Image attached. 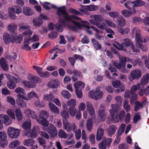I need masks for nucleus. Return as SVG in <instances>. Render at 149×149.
<instances>
[{"label":"nucleus","instance_id":"nucleus-1","mask_svg":"<svg viewBox=\"0 0 149 149\" xmlns=\"http://www.w3.org/2000/svg\"><path fill=\"white\" fill-rule=\"evenodd\" d=\"M111 107L112 109L110 110V112L112 119L116 120L117 121L123 119L125 114V111H121L118 114V112L120 110V107L118 104H112Z\"/></svg>","mask_w":149,"mask_h":149},{"label":"nucleus","instance_id":"nucleus-2","mask_svg":"<svg viewBox=\"0 0 149 149\" xmlns=\"http://www.w3.org/2000/svg\"><path fill=\"white\" fill-rule=\"evenodd\" d=\"M73 19L78 20H81V19L79 17L74 15H69L68 18L65 17V19L67 20V22H71L79 29H81L84 27L88 29H90V27L89 26V24L88 22L81 20V22L82 24H81L79 22L73 20H72Z\"/></svg>","mask_w":149,"mask_h":149},{"label":"nucleus","instance_id":"nucleus-3","mask_svg":"<svg viewBox=\"0 0 149 149\" xmlns=\"http://www.w3.org/2000/svg\"><path fill=\"white\" fill-rule=\"evenodd\" d=\"M134 32L135 33L136 41L135 47L138 48L139 49L140 48L143 51H146L147 48L146 47L143 45V40H144V42H146L148 41V40H146L145 38L141 37L140 32L139 29L134 28L132 31V33H134Z\"/></svg>","mask_w":149,"mask_h":149},{"label":"nucleus","instance_id":"nucleus-4","mask_svg":"<svg viewBox=\"0 0 149 149\" xmlns=\"http://www.w3.org/2000/svg\"><path fill=\"white\" fill-rule=\"evenodd\" d=\"M48 114L46 111L43 110L40 112L38 118L37 119V121L44 127H47L49 125L48 118Z\"/></svg>","mask_w":149,"mask_h":149},{"label":"nucleus","instance_id":"nucleus-5","mask_svg":"<svg viewBox=\"0 0 149 149\" xmlns=\"http://www.w3.org/2000/svg\"><path fill=\"white\" fill-rule=\"evenodd\" d=\"M57 15L59 16H61V14L64 15V19H60L59 20V22L63 24H65V22H67V20L65 19L68 18L69 15L67 13L66 9V7L65 6H63L57 8Z\"/></svg>","mask_w":149,"mask_h":149},{"label":"nucleus","instance_id":"nucleus-6","mask_svg":"<svg viewBox=\"0 0 149 149\" xmlns=\"http://www.w3.org/2000/svg\"><path fill=\"white\" fill-rule=\"evenodd\" d=\"M5 76L8 79V81L7 82V85L8 87L10 89H14L16 87V84L18 82V79L15 77L5 74Z\"/></svg>","mask_w":149,"mask_h":149},{"label":"nucleus","instance_id":"nucleus-7","mask_svg":"<svg viewBox=\"0 0 149 149\" xmlns=\"http://www.w3.org/2000/svg\"><path fill=\"white\" fill-rule=\"evenodd\" d=\"M127 61V57H123L119 59V63H117L114 62L113 63L116 68L118 69L122 68L123 69V72H126V71L124 69V68L125 67Z\"/></svg>","mask_w":149,"mask_h":149},{"label":"nucleus","instance_id":"nucleus-8","mask_svg":"<svg viewBox=\"0 0 149 149\" xmlns=\"http://www.w3.org/2000/svg\"><path fill=\"white\" fill-rule=\"evenodd\" d=\"M17 97L18 98L16 100V103L17 105L21 107L25 108L26 106V102L22 100H29V98L20 94H18Z\"/></svg>","mask_w":149,"mask_h":149},{"label":"nucleus","instance_id":"nucleus-9","mask_svg":"<svg viewBox=\"0 0 149 149\" xmlns=\"http://www.w3.org/2000/svg\"><path fill=\"white\" fill-rule=\"evenodd\" d=\"M76 102L75 100L71 99L67 102L68 105L69 107L70 113L72 116H74L76 114Z\"/></svg>","mask_w":149,"mask_h":149},{"label":"nucleus","instance_id":"nucleus-10","mask_svg":"<svg viewBox=\"0 0 149 149\" xmlns=\"http://www.w3.org/2000/svg\"><path fill=\"white\" fill-rule=\"evenodd\" d=\"M122 44L123 47L124 46L126 47L131 46L133 52L138 53L140 52V50L138 48L136 47L131 40L125 38L124 39Z\"/></svg>","mask_w":149,"mask_h":149},{"label":"nucleus","instance_id":"nucleus-11","mask_svg":"<svg viewBox=\"0 0 149 149\" xmlns=\"http://www.w3.org/2000/svg\"><path fill=\"white\" fill-rule=\"evenodd\" d=\"M9 136L11 138H16L20 134V130L12 127H9L8 130Z\"/></svg>","mask_w":149,"mask_h":149},{"label":"nucleus","instance_id":"nucleus-12","mask_svg":"<svg viewBox=\"0 0 149 149\" xmlns=\"http://www.w3.org/2000/svg\"><path fill=\"white\" fill-rule=\"evenodd\" d=\"M63 128L68 132H70L73 130V132L76 130V125L75 124L69 123L67 120H65L63 121Z\"/></svg>","mask_w":149,"mask_h":149},{"label":"nucleus","instance_id":"nucleus-13","mask_svg":"<svg viewBox=\"0 0 149 149\" xmlns=\"http://www.w3.org/2000/svg\"><path fill=\"white\" fill-rule=\"evenodd\" d=\"M89 95L92 99L95 100H100L103 96L102 92L99 90L95 91H91L89 93Z\"/></svg>","mask_w":149,"mask_h":149},{"label":"nucleus","instance_id":"nucleus-14","mask_svg":"<svg viewBox=\"0 0 149 149\" xmlns=\"http://www.w3.org/2000/svg\"><path fill=\"white\" fill-rule=\"evenodd\" d=\"M112 141V139L110 138L103 139L98 144L100 149H106L107 147L110 146Z\"/></svg>","mask_w":149,"mask_h":149},{"label":"nucleus","instance_id":"nucleus-15","mask_svg":"<svg viewBox=\"0 0 149 149\" xmlns=\"http://www.w3.org/2000/svg\"><path fill=\"white\" fill-rule=\"evenodd\" d=\"M130 75L131 78H129V79L132 81L134 80L140 78L141 76V73L140 70L135 69L131 72Z\"/></svg>","mask_w":149,"mask_h":149},{"label":"nucleus","instance_id":"nucleus-16","mask_svg":"<svg viewBox=\"0 0 149 149\" xmlns=\"http://www.w3.org/2000/svg\"><path fill=\"white\" fill-rule=\"evenodd\" d=\"M46 130L51 137H54L57 136V131L53 125H50Z\"/></svg>","mask_w":149,"mask_h":149},{"label":"nucleus","instance_id":"nucleus-17","mask_svg":"<svg viewBox=\"0 0 149 149\" xmlns=\"http://www.w3.org/2000/svg\"><path fill=\"white\" fill-rule=\"evenodd\" d=\"M3 39L5 43L8 45L10 42H14L15 40L14 37L11 36L7 33L3 35Z\"/></svg>","mask_w":149,"mask_h":149},{"label":"nucleus","instance_id":"nucleus-18","mask_svg":"<svg viewBox=\"0 0 149 149\" xmlns=\"http://www.w3.org/2000/svg\"><path fill=\"white\" fill-rule=\"evenodd\" d=\"M10 117L7 115L3 114H0V122L6 125H8L11 123V120H10Z\"/></svg>","mask_w":149,"mask_h":149},{"label":"nucleus","instance_id":"nucleus-19","mask_svg":"<svg viewBox=\"0 0 149 149\" xmlns=\"http://www.w3.org/2000/svg\"><path fill=\"white\" fill-rule=\"evenodd\" d=\"M102 16L100 15H95L94 16V19L90 20L89 22L94 25L98 24L102 20Z\"/></svg>","mask_w":149,"mask_h":149},{"label":"nucleus","instance_id":"nucleus-20","mask_svg":"<svg viewBox=\"0 0 149 149\" xmlns=\"http://www.w3.org/2000/svg\"><path fill=\"white\" fill-rule=\"evenodd\" d=\"M28 79L33 84L39 83L41 81V79L40 77L35 76L31 74L28 75Z\"/></svg>","mask_w":149,"mask_h":149},{"label":"nucleus","instance_id":"nucleus-21","mask_svg":"<svg viewBox=\"0 0 149 149\" xmlns=\"http://www.w3.org/2000/svg\"><path fill=\"white\" fill-rule=\"evenodd\" d=\"M40 132L39 127L38 126L34 127L30 133V136L32 138H34L37 136L38 134Z\"/></svg>","mask_w":149,"mask_h":149},{"label":"nucleus","instance_id":"nucleus-22","mask_svg":"<svg viewBox=\"0 0 149 149\" xmlns=\"http://www.w3.org/2000/svg\"><path fill=\"white\" fill-rule=\"evenodd\" d=\"M60 84L59 81L57 79H54L51 82H48L47 85L50 88H57Z\"/></svg>","mask_w":149,"mask_h":149},{"label":"nucleus","instance_id":"nucleus-23","mask_svg":"<svg viewBox=\"0 0 149 149\" xmlns=\"http://www.w3.org/2000/svg\"><path fill=\"white\" fill-rule=\"evenodd\" d=\"M117 129V127L114 125H110L107 129L108 136L109 137L111 136L115 133Z\"/></svg>","mask_w":149,"mask_h":149},{"label":"nucleus","instance_id":"nucleus-24","mask_svg":"<svg viewBox=\"0 0 149 149\" xmlns=\"http://www.w3.org/2000/svg\"><path fill=\"white\" fill-rule=\"evenodd\" d=\"M104 130L101 127L98 128L97 130L96 135V140L98 141L101 140L103 136Z\"/></svg>","mask_w":149,"mask_h":149},{"label":"nucleus","instance_id":"nucleus-25","mask_svg":"<svg viewBox=\"0 0 149 149\" xmlns=\"http://www.w3.org/2000/svg\"><path fill=\"white\" fill-rule=\"evenodd\" d=\"M49 106L52 112L57 114H58L59 113L58 109L54 104L49 102Z\"/></svg>","mask_w":149,"mask_h":149},{"label":"nucleus","instance_id":"nucleus-26","mask_svg":"<svg viewBox=\"0 0 149 149\" xmlns=\"http://www.w3.org/2000/svg\"><path fill=\"white\" fill-rule=\"evenodd\" d=\"M86 105L87 109L89 114L91 115H93L94 114V109L92 104L91 102H86Z\"/></svg>","mask_w":149,"mask_h":149},{"label":"nucleus","instance_id":"nucleus-27","mask_svg":"<svg viewBox=\"0 0 149 149\" xmlns=\"http://www.w3.org/2000/svg\"><path fill=\"white\" fill-rule=\"evenodd\" d=\"M23 13L26 15L30 16L32 15L34 13L30 8L26 7H24L23 8Z\"/></svg>","mask_w":149,"mask_h":149},{"label":"nucleus","instance_id":"nucleus-28","mask_svg":"<svg viewBox=\"0 0 149 149\" xmlns=\"http://www.w3.org/2000/svg\"><path fill=\"white\" fill-rule=\"evenodd\" d=\"M0 63L1 66L3 70L5 71L8 70V64L6 62L5 59L1 58L0 59Z\"/></svg>","mask_w":149,"mask_h":149},{"label":"nucleus","instance_id":"nucleus-29","mask_svg":"<svg viewBox=\"0 0 149 149\" xmlns=\"http://www.w3.org/2000/svg\"><path fill=\"white\" fill-rule=\"evenodd\" d=\"M15 113L16 118L18 121H20L23 119L22 113L19 108H16L15 109Z\"/></svg>","mask_w":149,"mask_h":149},{"label":"nucleus","instance_id":"nucleus-30","mask_svg":"<svg viewBox=\"0 0 149 149\" xmlns=\"http://www.w3.org/2000/svg\"><path fill=\"white\" fill-rule=\"evenodd\" d=\"M105 108L102 106H100L99 111V116L102 118H106V113L105 111Z\"/></svg>","mask_w":149,"mask_h":149},{"label":"nucleus","instance_id":"nucleus-31","mask_svg":"<svg viewBox=\"0 0 149 149\" xmlns=\"http://www.w3.org/2000/svg\"><path fill=\"white\" fill-rule=\"evenodd\" d=\"M149 80V74L147 73L143 77L141 80V83L142 86L146 85Z\"/></svg>","mask_w":149,"mask_h":149},{"label":"nucleus","instance_id":"nucleus-32","mask_svg":"<svg viewBox=\"0 0 149 149\" xmlns=\"http://www.w3.org/2000/svg\"><path fill=\"white\" fill-rule=\"evenodd\" d=\"M75 88L80 89L84 88L85 87V84L81 81H77L74 84Z\"/></svg>","mask_w":149,"mask_h":149},{"label":"nucleus","instance_id":"nucleus-33","mask_svg":"<svg viewBox=\"0 0 149 149\" xmlns=\"http://www.w3.org/2000/svg\"><path fill=\"white\" fill-rule=\"evenodd\" d=\"M22 127L23 128L26 130H29L31 127L30 121H26L22 124Z\"/></svg>","mask_w":149,"mask_h":149},{"label":"nucleus","instance_id":"nucleus-34","mask_svg":"<svg viewBox=\"0 0 149 149\" xmlns=\"http://www.w3.org/2000/svg\"><path fill=\"white\" fill-rule=\"evenodd\" d=\"M91 40L94 48L96 50H99L101 48V45L94 38H92Z\"/></svg>","mask_w":149,"mask_h":149},{"label":"nucleus","instance_id":"nucleus-35","mask_svg":"<svg viewBox=\"0 0 149 149\" xmlns=\"http://www.w3.org/2000/svg\"><path fill=\"white\" fill-rule=\"evenodd\" d=\"M141 86L140 84H138L136 85H134L132 86L130 90V94H135L136 91L139 89Z\"/></svg>","mask_w":149,"mask_h":149},{"label":"nucleus","instance_id":"nucleus-36","mask_svg":"<svg viewBox=\"0 0 149 149\" xmlns=\"http://www.w3.org/2000/svg\"><path fill=\"white\" fill-rule=\"evenodd\" d=\"M134 7H141L145 5V2L141 0H136L134 1Z\"/></svg>","mask_w":149,"mask_h":149},{"label":"nucleus","instance_id":"nucleus-37","mask_svg":"<svg viewBox=\"0 0 149 149\" xmlns=\"http://www.w3.org/2000/svg\"><path fill=\"white\" fill-rule=\"evenodd\" d=\"M118 30L122 35L127 34L130 31L129 28H126L124 29L121 26L118 27Z\"/></svg>","mask_w":149,"mask_h":149},{"label":"nucleus","instance_id":"nucleus-38","mask_svg":"<svg viewBox=\"0 0 149 149\" xmlns=\"http://www.w3.org/2000/svg\"><path fill=\"white\" fill-rule=\"evenodd\" d=\"M129 102L128 100L125 99L124 100L123 107L124 109L127 112L130 111V105L128 104Z\"/></svg>","mask_w":149,"mask_h":149},{"label":"nucleus","instance_id":"nucleus-39","mask_svg":"<svg viewBox=\"0 0 149 149\" xmlns=\"http://www.w3.org/2000/svg\"><path fill=\"white\" fill-rule=\"evenodd\" d=\"M134 1H128L124 4L125 6L127 8L130 10H131L132 9V7H134Z\"/></svg>","mask_w":149,"mask_h":149},{"label":"nucleus","instance_id":"nucleus-40","mask_svg":"<svg viewBox=\"0 0 149 149\" xmlns=\"http://www.w3.org/2000/svg\"><path fill=\"white\" fill-rule=\"evenodd\" d=\"M134 104V111H138L140 108H142L143 107V104L139 101H136Z\"/></svg>","mask_w":149,"mask_h":149},{"label":"nucleus","instance_id":"nucleus-41","mask_svg":"<svg viewBox=\"0 0 149 149\" xmlns=\"http://www.w3.org/2000/svg\"><path fill=\"white\" fill-rule=\"evenodd\" d=\"M21 7L18 6H14L13 7H11V10L14 13L18 14L20 13L22 11Z\"/></svg>","mask_w":149,"mask_h":149},{"label":"nucleus","instance_id":"nucleus-42","mask_svg":"<svg viewBox=\"0 0 149 149\" xmlns=\"http://www.w3.org/2000/svg\"><path fill=\"white\" fill-rule=\"evenodd\" d=\"M117 22L120 26H123L125 24V19L122 16H120L117 19Z\"/></svg>","mask_w":149,"mask_h":149},{"label":"nucleus","instance_id":"nucleus-43","mask_svg":"<svg viewBox=\"0 0 149 149\" xmlns=\"http://www.w3.org/2000/svg\"><path fill=\"white\" fill-rule=\"evenodd\" d=\"M17 25L15 23H12L9 24L8 27V29L10 31L14 32L16 30Z\"/></svg>","mask_w":149,"mask_h":149},{"label":"nucleus","instance_id":"nucleus-44","mask_svg":"<svg viewBox=\"0 0 149 149\" xmlns=\"http://www.w3.org/2000/svg\"><path fill=\"white\" fill-rule=\"evenodd\" d=\"M54 98V96L52 94L50 93L49 94H47L44 95V99L45 100H47L49 102H51Z\"/></svg>","mask_w":149,"mask_h":149},{"label":"nucleus","instance_id":"nucleus-45","mask_svg":"<svg viewBox=\"0 0 149 149\" xmlns=\"http://www.w3.org/2000/svg\"><path fill=\"white\" fill-rule=\"evenodd\" d=\"M61 95L67 99H69L70 98V93L66 90H63L61 92Z\"/></svg>","mask_w":149,"mask_h":149},{"label":"nucleus","instance_id":"nucleus-46","mask_svg":"<svg viewBox=\"0 0 149 149\" xmlns=\"http://www.w3.org/2000/svg\"><path fill=\"white\" fill-rule=\"evenodd\" d=\"M93 126V122L92 120L91 119H89L88 120L86 123V126L87 130L90 131L92 129Z\"/></svg>","mask_w":149,"mask_h":149},{"label":"nucleus","instance_id":"nucleus-47","mask_svg":"<svg viewBox=\"0 0 149 149\" xmlns=\"http://www.w3.org/2000/svg\"><path fill=\"white\" fill-rule=\"evenodd\" d=\"M19 142L17 140H16L11 142L9 145V147L10 148H14L16 147L18 145H19Z\"/></svg>","mask_w":149,"mask_h":149},{"label":"nucleus","instance_id":"nucleus-48","mask_svg":"<svg viewBox=\"0 0 149 149\" xmlns=\"http://www.w3.org/2000/svg\"><path fill=\"white\" fill-rule=\"evenodd\" d=\"M33 22V25L36 27H39L42 24V21L39 19H34Z\"/></svg>","mask_w":149,"mask_h":149},{"label":"nucleus","instance_id":"nucleus-49","mask_svg":"<svg viewBox=\"0 0 149 149\" xmlns=\"http://www.w3.org/2000/svg\"><path fill=\"white\" fill-rule=\"evenodd\" d=\"M61 115L63 118V121L64 120H67L69 118V115L68 113L65 111L63 110L61 113Z\"/></svg>","mask_w":149,"mask_h":149},{"label":"nucleus","instance_id":"nucleus-50","mask_svg":"<svg viewBox=\"0 0 149 149\" xmlns=\"http://www.w3.org/2000/svg\"><path fill=\"white\" fill-rule=\"evenodd\" d=\"M131 95L130 97V103L131 104H133L134 101L137 99L138 95L136 94H131Z\"/></svg>","mask_w":149,"mask_h":149},{"label":"nucleus","instance_id":"nucleus-51","mask_svg":"<svg viewBox=\"0 0 149 149\" xmlns=\"http://www.w3.org/2000/svg\"><path fill=\"white\" fill-rule=\"evenodd\" d=\"M59 137L61 138H66L67 137V134L65 131L63 130H60L58 134Z\"/></svg>","mask_w":149,"mask_h":149},{"label":"nucleus","instance_id":"nucleus-52","mask_svg":"<svg viewBox=\"0 0 149 149\" xmlns=\"http://www.w3.org/2000/svg\"><path fill=\"white\" fill-rule=\"evenodd\" d=\"M58 33L56 31H53L52 32L48 34L49 38L54 39L56 38L58 36Z\"/></svg>","mask_w":149,"mask_h":149},{"label":"nucleus","instance_id":"nucleus-53","mask_svg":"<svg viewBox=\"0 0 149 149\" xmlns=\"http://www.w3.org/2000/svg\"><path fill=\"white\" fill-rule=\"evenodd\" d=\"M69 11L70 12L73 14H74L77 15H82V13L72 8H70Z\"/></svg>","mask_w":149,"mask_h":149},{"label":"nucleus","instance_id":"nucleus-54","mask_svg":"<svg viewBox=\"0 0 149 149\" xmlns=\"http://www.w3.org/2000/svg\"><path fill=\"white\" fill-rule=\"evenodd\" d=\"M141 119L140 114L139 113H137L134 115L133 118V123H136L138 121Z\"/></svg>","mask_w":149,"mask_h":149},{"label":"nucleus","instance_id":"nucleus-55","mask_svg":"<svg viewBox=\"0 0 149 149\" xmlns=\"http://www.w3.org/2000/svg\"><path fill=\"white\" fill-rule=\"evenodd\" d=\"M55 27V30L59 32H61L63 31V26L57 23L56 24Z\"/></svg>","mask_w":149,"mask_h":149},{"label":"nucleus","instance_id":"nucleus-56","mask_svg":"<svg viewBox=\"0 0 149 149\" xmlns=\"http://www.w3.org/2000/svg\"><path fill=\"white\" fill-rule=\"evenodd\" d=\"M34 141L33 139H28L25 140L24 142V144L25 146L32 145Z\"/></svg>","mask_w":149,"mask_h":149},{"label":"nucleus","instance_id":"nucleus-57","mask_svg":"<svg viewBox=\"0 0 149 149\" xmlns=\"http://www.w3.org/2000/svg\"><path fill=\"white\" fill-rule=\"evenodd\" d=\"M7 138V135L6 133L4 132H0V141H5Z\"/></svg>","mask_w":149,"mask_h":149},{"label":"nucleus","instance_id":"nucleus-58","mask_svg":"<svg viewBox=\"0 0 149 149\" xmlns=\"http://www.w3.org/2000/svg\"><path fill=\"white\" fill-rule=\"evenodd\" d=\"M88 10L90 11H94L98 10L99 8L97 6L94 5H88Z\"/></svg>","mask_w":149,"mask_h":149},{"label":"nucleus","instance_id":"nucleus-59","mask_svg":"<svg viewBox=\"0 0 149 149\" xmlns=\"http://www.w3.org/2000/svg\"><path fill=\"white\" fill-rule=\"evenodd\" d=\"M75 132V134L76 139L77 140L79 139L81 137V130L80 129H79L77 130H75L74 132Z\"/></svg>","mask_w":149,"mask_h":149},{"label":"nucleus","instance_id":"nucleus-60","mask_svg":"<svg viewBox=\"0 0 149 149\" xmlns=\"http://www.w3.org/2000/svg\"><path fill=\"white\" fill-rule=\"evenodd\" d=\"M121 13L122 15L125 17H130L131 14L130 13V12L127 10H122Z\"/></svg>","mask_w":149,"mask_h":149},{"label":"nucleus","instance_id":"nucleus-61","mask_svg":"<svg viewBox=\"0 0 149 149\" xmlns=\"http://www.w3.org/2000/svg\"><path fill=\"white\" fill-rule=\"evenodd\" d=\"M108 14L111 17L113 18H117L118 16V13L116 12H109L108 13Z\"/></svg>","mask_w":149,"mask_h":149},{"label":"nucleus","instance_id":"nucleus-62","mask_svg":"<svg viewBox=\"0 0 149 149\" xmlns=\"http://www.w3.org/2000/svg\"><path fill=\"white\" fill-rule=\"evenodd\" d=\"M128 145L125 143L120 144L118 147V149H128Z\"/></svg>","mask_w":149,"mask_h":149},{"label":"nucleus","instance_id":"nucleus-63","mask_svg":"<svg viewBox=\"0 0 149 149\" xmlns=\"http://www.w3.org/2000/svg\"><path fill=\"white\" fill-rule=\"evenodd\" d=\"M18 26L19 28V30L20 31H22L26 29H30V28L29 26H24L22 24H19Z\"/></svg>","mask_w":149,"mask_h":149},{"label":"nucleus","instance_id":"nucleus-64","mask_svg":"<svg viewBox=\"0 0 149 149\" xmlns=\"http://www.w3.org/2000/svg\"><path fill=\"white\" fill-rule=\"evenodd\" d=\"M39 75L40 77L43 78H48L50 75L49 72L48 71L42 72Z\"/></svg>","mask_w":149,"mask_h":149}]
</instances>
